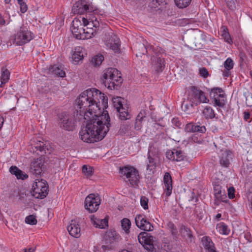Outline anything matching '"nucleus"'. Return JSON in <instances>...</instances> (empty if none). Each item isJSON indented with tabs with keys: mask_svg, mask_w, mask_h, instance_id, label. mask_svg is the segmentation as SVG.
<instances>
[{
	"mask_svg": "<svg viewBox=\"0 0 252 252\" xmlns=\"http://www.w3.org/2000/svg\"><path fill=\"white\" fill-rule=\"evenodd\" d=\"M72 24L71 31L74 37L76 39H81L82 34L84 32V28L81 22L78 19H75L72 21Z\"/></svg>",
	"mask_w": 252,
	"mask_h": 252,
	"instance_id": "9b49d317",
	"label": "nucleus"
},
{
	"mask_svg": "<svg viewBox=\"0 0 252 252\" xmlns=\"http://www.w3.org/2000/svg\"><path fill=\"white\" fill-rule=\"evenodd\" d=\"M49 70L51 73L59 77H63L65 76V71L57 65L51 66L49 67Z\"/></svg>",
	"mask_w": 252,
	"mask_h": 252,
	"instance_id": "5701e85b",
	"label": "nucleus"
},
{
	"mask_svg": "<svg viewBox=\"0 0 252 252\" xmlns=\"http://www.w3.org/2000/svg\"><path fill=\"white\" fill-rule=\"evenodd\" d=\"M221 215L220 214H218L216 216V219H218L219 218H220L221 217Z\"/></svg>",
	"mask_w": 252,
	"mask_h": 252,
	"instance_id": "338daca9",
	"label": "nucleus"
},
{
	"mask_svg": "<svg viewBox=\"0 0 252 252\" xmlns=\"http://www.w3.org/2000/svg\"><path fill=\"white\" fill-rule=\"evenodd\" d=\"M76 7L78 8L76 11L74 10L75 12L82 14L85 12H94L97 10V7L94 5L92 3L89 4H83L82 3H77Z\"/></svg>",
	"mask_w": 252,
	"mask_h": 252,
	"instance_id": "f3484780",
	"label": "nucleus"
},
{
	"mask_svg": "<svg viewBox=\"0 0 252 252\" xmlns=\"http://www.w3.org/2000/svg\"><path fill=\"white\" fill-rule=\"evenodd\" d=\"M235 189L233 187H230L228 189V196L229 198L232 199L234 197Z\"/></svg>",
	"mask_w": 252,
	"mask_h": 252,
	"instance_id": "5fc2aeb1",
	"label": "nucleus"
},
{
	"mask_svg": "<svg viewBox=\"0 0 252 252\" xmlns=\"http://www.w3.org/2000/svg\"><path fill=\"white\" fill-rule=\"evenodd\" d=\"M223 65L225 69H232L234 65V63L233 60L230 58H227L224 62Z\"/></svg>",
	"mask_w": 252,
	"mask_h": 252,
	"instance_id": "a19ab883",
	"label": "nucleus"
},
{
	"mask_svg": "<svg viewBox=\"0 0 252 252\" xmlns=\"http://www.w3.org/2000/svg\"><path fill=\"white\" fill-rule=\"evenodd\" d=\"M230 70H228V69H225V70H224L223 72V76L225 77H227L229 76V75H230Z\"/></svg>",
	"mask_w": 252,
	"mask_h": 252,
	"instance_id": "680f3d73",
	"label": "nucleus"
},
{
	"mask_svg": "<svg viewBox=\"0 0 252 252\" xmlns=\"http://www.w3.org/2000/svg\"><path fill=\"white\" fill-rule=\"evenodd\" d=\"M154 237L146 232H142L138 235L139 242L143 245L145 249L150 251L154 249Z\"/></svg>",
	"mask_w": 252,
	"mask_h": 252,
	"instance_id": "1a4fd4ad",
	"label": "nucleus"
},
{
	"mask_svg": "<svg viewBox=\"0 0 252 252\" xmlns=\"http://www.w3.org/2000/svg\"><path fill=\"white\" fill-rule=\"evenodd\" d=\"M33 37V33L29 30L26 26L23 25L11 37V40L14 44L22 46L32 40Z\"/></svg>",
	"mask_w": 252,
	"mask_h": 252,
	"instance_id": "7ed1b4c3",
	"label": "nucleus"
},
{
	"mask_svg": "<svg viewBox=\"0 0 252 252\" xmlns=\"http://www.w3.org/2000/svg\"><path fill=\"white\" fill-rule=\"evenodd\" d=\"M117 112L119 113V117L121 120H126L130 118V115L125 108H121V109Z\"/></svg>",
	"mask_w": 252,
	"mask_h": 252,
	"instance_id": "473e14b6",
	"label": "nucleus"
},
{
	"mask_svg": "<svg viewBox=\"0 0 252 252\" xmlns=\"http://www.w3.org/2000/svg\"><path fill=\"white\" fill-rule=\"evenodd\" d=\"M113 102L114 107L117 111H120L121 108H124L122 103V98L121 97H117L113 98Z\"/></svg>",
	"mask_w": 252,
	"mask_h": 252,
	"instance_id": "7c9ffc66",
	"label": "nucleus"
},
{
	"mask_svg": "<svg viewBox=\"0 0 252 252\" xmlns=\"http://www.w3.org/2000/svg\"><path fill=\"white\" fill-rule=\"evenodd\" d=\"M180 233L184 237L191 238L192 234L190 230L184 225H182L180 228Z\"/></svg>",
	"mask_w": 252,
	"mask_h": 252,
	"instance_id": "e433bc0d",
	"label": "nucleus"
},
{
	"mask_svg": "<svg viewBox=\"0 0 252 252\" xmlns=\"http://www.w3.org/2000/svg\"><path fill=\"white\" fill-rule=\"evenodd\" d=\"M231 159L232 157L230 151L227 150L222 151L220 160V163L221 166L225 167H228Z\"/></svg>",
	"mask_w": 252,
	"mask_h": 252,
	"instance_id": "aec40b11",
	"label": "nucleus"
},
{
	"mask_svg": "<svg viewBox=\"0 0 252 252\" xmlns=\"http://www.w3.org/2000/svg\"><path fill=\"white\" fill-rule=\"evenodd\" d=\"M201 243L207 252H217L210 237L203 236L201 239Z\"/></svg>",
	"mask_w": 252,
	"mask_h": 252,
	"instance_id": "a211bd4d",
	"label": "nucleus"
},
{
	"mask_svg": "<svg viewBox=\"0 0 252 252\" xmlns=\"http://www.w3.org/2000/svg\"><path fill=\"white\" fill-rule=\"evenodd\" d=\"M210 94L213 97L215 105L220 107H223L225 105L226 96L221 88H214L212 89Z\"/></svg>",
	"mask_w": 252,
	"mask_h": 252,
	"instance_id": "6e6552de",
	"label": "nucleus"
},
{
	"mask_svg": "<svg viewBox=\"0 0 252 252\" xmlns=\"http://www.w3.org/2000/svg\"><path fill=\"white\" fill-rule=\"evenodd\" d=\"M148 199L144 196H142L140 198V204L141 206L144 209L147 210L148 209Z\"/></svg>",
	"mask_w": 252,
	"mask_h": 252,
	"instance_id": "c03bdc74",
	"label": "nucleus"
},
{
	"mask_svg": "<svg viewBox=\"0 0 252 252\" xmlns=\"http://www.w3.org/2000/svg\"><path fill=\"white\" fill-rule=\"evenodd\" d=\"M152 60L155 63H154V69L157 72H161L164 68V60L160 57L152 58Z\"/></svg>",
	"mask_w": 252,
	"mask_h": 252,
	"instance_id": "412c9836",
	"label": "nucleus"
},
{
	"mask_svg": "<svg viewBox=\"0 0 252 252\" xmlns=\"http://www.w3.org/2000/svg\"><path fill=\"white\" fill-rule=\"evenodd\" d=\"M167 228L174 238H177L178 235V231L175 225L171 222L167 223Z\"/></svg>",
	"mask_w": 252,
	"mask_h": 252,
	"instance_id": "c756f323",
	"label": "nucleus"
},
{
	"mask_svg": "<svg viewBox=\"0 0 252 252\" xmlns=\"http://www.w3.org/2000/svg\"><path fill=\"white\" fill-rule=\"evenodd\" d=\"M5 24V20L2 15L0 14V25H4Z\"/></svg>",
	"mask_w": 252,
	"mask_h": 252,
	"instance_id": "0e129e2a",
	"label": "nucleus"
},
{
	"mask_svg": "<svg viewBox=\"0 0 252 252\" xmlns=\"http://www.w3.org/2000/svg\"><path fill=\"white\" fill-rule=\"evenodd\" d=\"M104 60V57L102 55H96L93 57L92 60V63L95 66L100 65Z\"/></svg>",
	"mask_w": 252,
	"mask_h": 252,
	"instance_id": "f704fd0d",
	"label": "nucleus"
},
{
	"mask_svg": "<svg viewBox=\"0 0 252 252\" xmlns=\"http://www.w3.org/2000/svg\"><path fill=\"white\" fill-rule=\"evenodd\" d=\"M198 100L199 102L201 103H208L209 101V100L205 95V93L203 92L200 94L199 98Z\"/></svg>",
	"mask_w": 252,
	"mask_h": 252,
	"instance_id": "09e8293b",
	"label": "nucleus"
},
{
	"mask_svg": "<svg viewBox=\"0 0 252 252\" xmlns=\"http://www.w3.org/2000/svg\"><path fill=\"white\" fill-rule=\"evenodd\" d=\"M35 148L36 150H38L41 152H44L46 153V149H47V146L43 143V142H41L40 141L36 146H35Z\"/></svg>",
	"mask_w": 252,
	"mask_h": 252,
	"instance_id": "49530a36",
	"label": "nucleus"
},
{
	"mask_svg": "<svg viewBox=\"0 0 252 252\" xmlns=\"http://www.w3.org/2000/svg\"><path fill=\"white\" fill-rule=\"evenodd\" d=\"M174 149L172 151H168L166 153V157L170 160H174Z\"/></svg>",
	"mask_w": 252,
	"mask_h": 252,
	"instance_id": "6e6d98bb",
	"label": "nucleus"
},
{
	"mask_svg": "<svg viewBox=\"0 0 252 252\" xmlns=\"http://www.w3.org/2000/svg\"><path fill=\"white\" fill-rule=\"evenodd\" d=\"M130 129V126L129 125L123 124L121 125L119 131L121 134H125L126 132L129 131Z\"/></svg>",
	"mask_w": 252,
	"mask_h": 252,
	"instance_id": "a18cd8bd",
	"label": "nucleus"
},
{
	"mask_svg": "<svg viewBox=\"0 0 252 252\" xmlns=\"http://www.w3.org/2000/svg\"><path fill=\"white\" fill-rule=\"evenodd\" d=\"M190 90L192 93L194 97L198 100L199 98L200 94H201V93L203 92V91L200 90L198 87L196 86H191Z\"/></svg>",
	"mask_w": 252,
	"mask_h": 252,
	"instance_id": "58836bf2",
	"label": "nucleus"
},
{
	"mask_svg": "<svg viewBox=\"0 0 252 252\" xmlns=\"http://www.w3.org/2000/svg\"><path fill=\"white\" fill-rule=\"evenodd\" d=\"M121 225L123 229L125 231V232L126 234H128L131 225V222L130 220L127 218L123 219L121 220Z\"/></svg>",
	"mask_w": 252,
	"mask_h": 252,
	"instance_id": "cd10ccee",
	"label": "nucleus"
},
{
	"mask_svg": "<svg viewBox=\"0 0 252 252\" xmlns=\"http://www.w3.org/2000/svg\"><path fill=\"white\" fill-rule=\"evenodd\" d=\"M148 162L147 166V170L151 171L152 170L155 169L156 167V163L154 158L151 157L149 155L148 157Z\"/></svg>",
	"mask_w": 252,
	"mask_h": 252,
	"instance_id": "4c0bfd02",
	"label": "nucleus"
},
{
	"mask_svg": "<svg viewBox=\"0 0 252 252\" xmlns=\"http://www.w3.org/2000/svg\"><path fill=\"white\" fill-rule=\"evenodd\" d=\"M59 125L61 128L67 131H73L75 128L76 121L70 115L62 113L59 115Z\"/></svg>",
	"mask_w": 252,
	"mask_h": 252,
	"instance_id": "423d86ee",
	"label": "nucleus"
},
{
	"mask_svg": "<svg viewBox=\"0 0 252 252\" xmlns=\"http://www.w3.org/2000/svg\"><path fill=\"white\" fill-rule=\"evenodd\" d=\"M76 111L87 120L85 127L79 132L80 138L85 142L91 143L101 140L106 136L110 126V118L107 112L100 115V103L103 109L108 107V98L95 88L82 92L76 100Z\"/></svg>",
	"mask_w": 252,
	"mask_h": 252,
	"instance_id": "f257e3e1",
	"label": "nucleus"
},
{
	"mask_svg": "<svg viewBox=\"0 0 252 252\" xmlns=\"http://www.w3.org/2000/svg\"><path fill=\"white\" fill-rule=\"evenodd\" d=\"M101 82L110 90H117L122 83V79L117 69L110 67L104 70Z\"/></svg>",
	"mask_w": 252,
	"mask_h": 252,
	"instance_id": "f03ea898",
	"label": "nucleus"
},
{
	"mask_svg": "<svg viewBox=\"0 0 252 252\" xmlns=\"http://www.w3.org/2000/svg\"><path fill=\"white\" fill-rule=\"evenodd\" d=\"M203 113L206 119H213L215 117L214 111L209 106H207L204 108Z\"/></svg>",
	"mask_w": 252,
	"mask_h": 252,
	"instance_id": "bb28decb",
	"label": "nucleus"
},
{
	"mask_svg": "<svg viewBox=\"0 0 252 252\" xmlns=\"http://www.w3.org/2000/svg\"><path fill=\"white\" fill-rule=\"evenodd\" d=\"M100 198L98 194L91 193L85 199L84 206L86 210L91 213L96 212L100 204Z\"/></svg>",
	"mask_w": 252,
	"mask_h": 252,
	"instance_id": "0eeeda50",
	"label": "nucleus"
},
{
	"mask_svg": "<svg viewBox=\"0 0 252 252\" xmlns=\"http://www.w3.org/2000/svg\"><path fill=\"white\" fill-rule=\"evenodd\" d=\"M18 2L20 6L21 12L23 13L26 12L28 9V6L26 3L23 1V0H22L21 2L20 1Z\"/></svg>",
	"mask_w": 252,
	"mask_h": 252,
	"instance_id": "8fccbe9b",
	"label": "nucleus"
},
{
	"mask_svg": "<svg viewBox=\"0 0 252 252\" xmlns=\"http://www.w3.org/2000/svg\"><path fill=\"white\" fill-rule=\"evenodd\" d=\"M120 173L127 179V182L131 187L137 186L139 180L138 170L133 166L127 165L120 168Z\"/></svg>",
	"mask_w": 252,
	"mask_h": 252,
	"instance_id": "20e7f679",
	"label": "nucleus"
},
{
	"mask_svg": "<svg viewBox=\"0 0 252 252\" xmlns=\"http://www.w3.org/2000/svg\"><path fill=\"white\" fill-rule=\"evenodd\" d=\"M9 172L12 174L15 175L18 179L24 180L28 178L27 174L24 173L15 166H11L9 168Z\"/></svg>",
	"mask_w": 252,
	"mask_h": 252,
	"instance_id": "4be33fe9",
	"label": "nucleus"
},
{
	"mask_svg": "<svg viewBox=\"0 0 252 252\" xmlns=\"http://www.w3.org/2000/svg\"><path fill=\"white\" fill-rule=\"evenodd\" d=\"M227 196L226 195L224 190H223L222 193L220 194L219 197H217L215 200V203L218 205L220 201L225 202L226 201Z\"/></svg>",
	"mask_w": 252,
	"mask_h": 252,
	"instance_id": "79ce46f5",
	"label": "nucleus"
},
{
	"mask_svg": "<svg viewBox=\"0 0 252 252\" xmlns=\"http://www.w3.org/2000/svg\"><path fill=\"white\" fill-rule=\"evenodd\" d=\"M185 129L187 132L204 133L206 129L204 126H201L198 124L189 123L186 126Z\"/></svg>",
	"mask_w": 252,
	"mask_h": 252,
	"instance_id": "dca6fc26",
	"label": "nucleus"
},
{
	"mask_svg": "<svg viewBox=\"0 0 252 252\" xmlns=\"http://www.w3.org/2000/svg\"><path fill=\"white\" fill-rule=\"evenodd\" d=\"M199 73L200 76L206 78L209 75V72L205 67H202L199 69Z\"/></svg>",
	"mask_w": 252,
	"mask_h": 252,
	"instance_id": "603ef678",
	"label": "nucleus"
},
{
	"mask_svg": "<svg viewBox=\"0 0 252 252\" xmlns=\"http://www.w3.org/2000/svg\"><path fill=\"white\" fill-rule=\"evenodd\" d=\"M48 184L43 179H35L32 185V195L36 198H44L48 194Z\"/></svg>",
	"mask_w": 252,
	"mask_h": 252,
	"instance_id": "39448f33",
	"label": "nucleus"
},
{
	"mask_svg": "<svg viewBox=\"0 0 252 252\" xmlns=\"http://www.w3.org/2000/svg\"><path fill=\"white\" fill-rule=\"evenodd\" d=\"M34 251V249L31 248L28 250H25L24 252H33Z\"/></svg>",
	"mask_w": 252,
	"mask_h": 252,
	"instance_id": "69168bd1",
	"label": "nucleus"
},
{
	"mask_svg": "<svg viewBox=\"0 0 252 252\" xmlns=\"http://www.w3.org/2000/svg\"><path fill=\"white\" fill-rule=\"evenodd\" d=\"M175 4L180 8L187 7L190 3L191 0H174Z\"/></svg>",
	"mask_w": 252,
	"mask_h": 252,
	"instance_id": "2f4dec72",
	"label": "nucleus"
},
{
	"mask_svg": "<svg viewBox=\"0 0 252 252\" xmlns=\"http://www.w3.org/2000/svg\"><path fill=\"white\" fill-rule=\"evenodd\" d=\"M174 160L177 161H180L183 160L186 157L185 153H184L181 150L174 149Z\"/></svg>",
	"mask_w": 252,
	"mask_h": 252,
	"instance_id": "c85d7f7f",
	"label": "nucleus"
},
{
	"mask_svg": "<svg viewBox=\"0 0 252 252\" xmlns=\"http://www.w3.org/2000/svg\"><path fill=\"white\" fill-rule=\"evenodd\" d=\"M95 34V30L90 27H87L86 29H84V32L82 34L81 39H89L93 37Z\"/></svg>",
	"mask_w": 252,
	"mask_h": 252,
	"instance_id": "393cba45",
	"label": "nucleus"
},
{
	"mask_svg": "<svg viewBox=\"0 0 252 252\" xmlns=\"http://www.w3.org/2000/svg\"><path fill=\"white\" fill-rule=\"evenodd\" d=\"M25 222L31 225H34L37 223V220L34 216L30 215L26 218Z\"/></svg>",
	"mask_w": 252,
	"mask_h": 252,
	"instance_id": "37998d69",
	"label": "nucleus"
},
{
	"mask_svg": "<svg viewBox=\"0 0 252 252\" xmlns=\"http://www.w3.org/2000/svg\"><path fill=\"white\" fill-rule=\"evenodd\" d=\"M91 220L93 225L97 228L104 229L108 226V220L106 218L99 219L93 216Z\"/></svg>",
	"mask_w": 252,
	"mask_h": 252,
	"instance_id": "6ab92c4d",
	"label": "nucleus"
},
{
	"mask_svg": "<svg viewBox=\"0 0 252 252\" xmlns=\"http://www.w3.org/2000/svg\"><path fill=\"white\" fill-rule=\"evenodd\" d=\"M139 50L141 51L140 54H145L147 52V48L143 44H140L139 45Z\"/></svg>",
	"mask_w": 252,
	"mask_h": 252,
	"instance_id": "13d9d810",
	"label": "nucleus"
},
{
	"mask_svg": "<svg viewBox=\"0 0 252 252\" xmlns=\"http://www.w3.org/2000/svg\"><path fill=\"white\" fill-rule=\"evenodd\" d=\"M220 32L221 36L223 37L224 40L227 43H230L232 42V40L227 28L225 26H222L220 28Z\"/></svg>",
	"mask_w": 252,
	"mask_h": 252,
	"instance_id": "a878e982",
	"label": "nucleus"
},
{
	"mask_svg": "<svg viewBox=\"0 0 252 252\" xmlns=\"http://www.w3.org/2000/svg\"><path fill=\"white\" fill-rule=\"evenodd\" d=\"M82 172L87 177H90L93 174V168L84 165L82 167Z\"/></svg>",
	"mask_w": 252,
	"mask_h": 252,
	"instance_id": "c9c22d12",
	"label": "nucleus"
},
{
	"mask_svg": "<svg viewBox=\"0 0 252 252\" xmlns=\"http://www.w3.org/2000/svg\"><path fill=\"white\" fill-rule=\"evenodd\" d=\"M89 25H93V27L97 28L99 26V21L97 20L96 18H95L94 20L92 19L91 21H90V23Z\"/></svg>",
	"mask_w": 252,
	"mask_h": 252,
	"instance_id": "4d7b16f0",
	"label": "nucleus"
},
{
	"mask_svg": "<svg viewBox=\"0 0 252 252\" xmlns=\"http://www.w3.org/2000/svg\"><path fill=\"white\" fill-rule=\"evenodd\" d=\"M83 58V54L78 51H75L72 55V59L73 63L75 64L78 63L79 61L82 60Z\"/></svg>",
	"mask_w": 252,
	"mask_h": 252,
	"instance_id": "72a5a7b5",
	"label": "nucleus"
},
{
	"mask_svg": "<svg viewBox=\"0 0 252 252\" xmlns=\"http://www.w3.org/2000/svg\"><path fill=\"white\" fill-rule=\"evenodd\" d=\"M82 22L83 23V25H82L83 28L84 26H88V25H89V23H90V21H89L87 19L85 18H82Z\"/></svg>",
	"mask_w": 252,
	"mask_h": 252,
	"instance_id": "052dcab7",
	"label": "nucleus"
},
{
	"mask_svg": "<svg viewBox=\"0 0 252 252\" xmlns=\"http://www.w3.org/2000/svg\"><path fill=\"white\" fill-rule=\"evenodd\" d=\"M135 221L136 226L142 230L146 231H151L153 230V226L142 215H136Z\"/></svg>",
	"mask_w": 252,
	"mask_h": 252,
	"instance_id": "9d476101",
	"label": "nucleus"
},
{
	"mask_svg": "<svg viewBox=\"0 0 252 252\" xmlns=\"http://www.w3.org/2000/svg\"><path fill=\"white\" fill-rule=\"evenodd\" d=\"M163 181L164 184V193L166 197L169 196L172 190V182L171 176L168 172H166L164 175Z\"/></svg>",
	"mask_w": 252,
	"mask_h": 252,
	"instance_id": "2eb2a0df",
	"label": "nucleus"
},
{
	"mask_svg": "<svg viewBox=\"0 0 252 252\" xmlns=\"http://www.w3.org/2000/svg\"><path fill=\"white\" fill-rule=\"evenodd\" d=\"M43 161L42 159L37 158L34 159L30 165V172L36 176L39 175L42 172Z\"/></svg>",
	"mask_w": 252,
	"mask_h": 252,
	"instance_id": "4468645a",
	"label": "nucleus"
},
{
	"mask_svg": "<svg viewBox=\"0 0 252 252\" xmlns=\"http://www.w3.org/2000/svg\"><path fill=\"white\" fill-rule=\"evenodd\" d=\"M10 74V72L7 69L5 68H2L1 74L0 76V87H2L3 85L8 81L9 79Z\"/></svg>",
	"mask_w": 252,
	"mask_h": 252,
	"instance_id": "b1692460",
	"label": "nucleus"
},
{
	"mask_svg": "<svg viewBox=\"0 0 252 252\" xmlns=\"http://www.w3.org/2000/svg\"><path fill=\"white\" fill-rule=\"evenodd\" d=\"M142 127V122L135 120L134 128L136 130H140Z\"/></svg>",
	"mask_w": 252,
	"mask_h": 252,
	"instance_id": "bf43d9fd",
	"label": "nucleus"
},
{
	"mask_svg": "<svg viewBox=\"0 0 252 252\" xmlns=\"http://www.w3.org/2000/svg\"><path fill=\"white\" fill-rule=\"evenodd\" d=\"M67 229L69 234L72 237L79 238L80 236V227L76 220H71Z\"/></svg>",
	"mask_w": 252,
	"mask_h": 252,
	"instance_id": "f8f14e48",
	"label": "nucleus"
},
{
	"mask_svg": "<svg viewBox=\"0 0 252 252\" xmlns=\"http://www.w3.org/2000/svg\"><path fill=\"white\" fill-rule=\"evenodd\" d=\"M218 228L220 233L227 235L229 234V230L228 229L227 226L224 223H222L218 225Z\"/></svg>",
	"mask_w": 252,
	"mask_h": 252,
	"instance_id": "ea45409f",
	"label": "nucleus"
},
{
	"mask_svg": "<svg viewBox=\"0 0 252 252\" xmlns=\"http://www.w3.org/2000/svg\"><path fill=\"white\" fill-rule=\"evenodd\" d=\"M106 45L114 51L115 53L120 51V41L116 35H111L110 39L106 42Z\"/></svg>",
	"mask_w": 252,
	"mask_h": 252,
	"instance_id": "ddd939ff",
	"label": "nucleus"
},
{
	"mask_svg": "<svg viewBox=\"0 0 252 252\" xmlns=\"http://www.w3.org/2000/svg\"><path fill=\"white\" fill-rule=\"evenodd\" d=\"M226 4L228 7L231 10H233L235 8L234 0H226Z\"/></svg>",
	"mask_w": 252,
	"mask_h": 252,
	"instance_id": "864d4df0",
	"label": "nucleus"
},
{
	"mask_svg": "<svg viewBox=\"0 0 252 252\" xmlns=\"http://www.w3.org/2000/svg\"><path fill=\"white\" fill-rule=\"evenodd\" d=\"M146 117V112L144 110H141L139 114H138L135 120L136 121H139L142 122L143 119Z\"/></svg>",
	"mask_w": 252,
	"mask_h": 252,
	"instance_id": "3c124183",
	"label": "nucleus"
},
{
	"mask_svg": "<svg viewBox=\"0 0 252 252\" xmlns=\"http://www.w3.org/2000/svg\"><path fill=\"white\" fill-rule=\"evenodd\" d=\"M223 191L221 190V187L220 186H216L214 187V195L215 199L219 196L222 193Z\"/></svg>",
	"mask_w": 252,
	"mask_h": 252,
	"instance_id": "de8ad7c7",
	"label": "nucleus"
},
{
	"mask_svg": "<svg viewBox=\"0 0 252 252\" xmlns=\"http://www.w3.org/2000/svg\"><path fill=\"white\" fill-rule=\"evenodd\" d=\"M11 0H4V1L6 3H9L10 2Z\"/></svg>",
	"mask_w": 252,
	"mask_h": 252,
	"instance_id": "774afa93",
	"label": "nucleus"
},
{
	"mask_svg": "<svg viewBox=\"0 0 252 252\" xmlns=\"http://www.w3.org/2000/svg\"><path fill=\"white\" fill-rule=\"evenodd\" d=\"M244 118L246 121L250 118V114L249 112H245L244 113Z\"/></svg>",
	"mask_w": 252,
	"mask_h": 252,
	"instance_id": "e2e57ef3",
	"label": "nucleus"
}]
</instances>
